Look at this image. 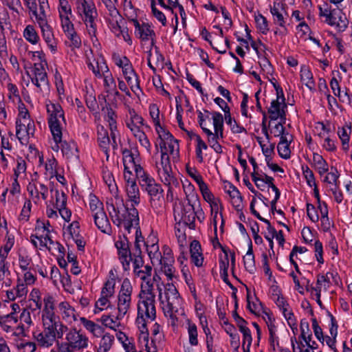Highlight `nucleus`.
Returning a JSON list of instances; mask_svg holds the SVG:
<instances>
[{"label":"nucleus","mask_w":352,"mask_h":352,"mask_svg":"<svg viewBox=\"0 0 352 352\" xmlns=\"http://www.w3.org/2000/svg\"><path fill=\"white\" fill-rule=\"evenodd\" d=\"M93 217L96 226L102 232L105 234L111 232V227L104 210Z\"/></svg>","instance_id":"obj_23"},{"label":"nucleus","mask_w":352,"mask_h":352,"mask_svg":"<svg viewBox=\"0 0 352 352\" xmlns=\"http://www.w3.org/2000/svg\"><path fill=\"white\" fill-rule=\"evenodd\" d=\"M157 289L159 291V299L161 304L163 305L162 309L166 317H169L171 320V324L175 326L177 322L176 313H178L182 309L183 300L179 294L164 298L162 294V289L157 285Z\"/></svg>","instance_id":"obj_9"},{"label":"nucleus","mask_w":352,"mask_h":352,"mask_svg":"<svg viewBox=\"0 0 352 352\" xmlns=\"http://www.w3.org/2000/svg\"><path fill=\"white\" fill-rule=\"evenodd\" d=\"M224 118L226 124L230 126L231 131L234 133H241L245 131L243 126H239L234 120H232L230 111L224 115Z\"/></svg>","instance_id":"obj_48"},{"label":"nucleus","mask_w":352,"mask_h":352,"mask_svg":"<svg viewBox=\"0 0 352 352\" xmlns=\"http://www.w3.org/2000/svg\"><path fill=\"white\" fill-rule=\"evenodd\" d=\"M187 331L188 334L189 343L191 346H197L198 341V332L197 327L195 323L190 320L187 322Z\"/></svg>","instance_id":"obj_37"},{"label":"nucleus","mask_w":352,"mask_h":352,"mask_svg":"<svg viewBox=\"0 0 352 352\" xmlns=\"http://www.w3.org/2000/svg\"><path fill=\"white\" fill-rule=\"evenodd\" d=\"M98 142L100 147L104 151V153L107 155V157H109L108 151L109 146L110 144V139L108 136V133L106 131L102 130V131L98 132Z\"/></svg>","instance_id":"obj_39"},{"label":"nucleus","mask_w":352,"mask_h":352,"mask_svg":"<svg viewBox=\"0 0 352 352\" xmlns=\"http://www.w3.org/2000/svg\"><path fill=\"white\" fill-rule=\"evenodd\" d=\"M199 188L202 195L204 199L206 201H207V202L211 201V200L213 199V197H214V196L210 192V190L208 188V185L206 183H204V184L201 183V185L199 187Z\"/></svg>","instance_id":"obj_63"},{"label":"nucleus","mask_w":352,"mask_h":352,"mask_svg":"<svg viewBox=\"0 0 352 352\" xmlns=\"http://www.w3.org/2000/svg\"><path fill=\"white\" fill-rule=\"evenodd\" d=\"M285 3L279 1H274L273 6L270 8V12L273 16L274 23L283 28L285 32H287V28H285L286 21L283 16V12L287 15L285 10Z\"/></svg>","instance_id":"obj_15"},{"label":"nucleus","mask_w":352,"mask_h":352,"mask_svg":"<svg viewBox=\"0 0 352 352\" xmlns=\"http://www.w3.org/2000/svg\"><path fill=\"white\" fill-rule=\"evenodd\" d=\"M330 86H331V88L334 95L338 96L343 102H346L348 103L351 102V98H350L347 91H346L343 96L341 95L340 87L338 81L337 80V79L335 77L331 78V80L330 81Z\"/></svg>","instance_id":"obj_38"},{"label":"nucleus","mask_w":352,"mask_h":352,"mask_svg":"<svg viewBox=\"0 0 352 352\" xmlns=\"http://www.w3.org/2000/svg\"><path fill=\"white\" fill-rule=\"evenodd\" d=\"M38 25L41 29L43 38L47 46L50 48L52 52H55L57 45L51 27L47 23H39Z\"/></svg>","instance_id":"obj_20"},{"label":"nucleus","mask_w":352,"mask_h":352,"mask_svg":"<svg viewBox=\"0 0 352 352\" xmlns=\"http://www.w3.org/2000/svg\"><path fill=\"white\" fill-rule=\"evenodd\" d=\"M45 65H46V63H34L32 70V74L30 75L28 72V75L30 76L32 82L36 87L38 91L47 93L50 91V82L45 69Z\"/></svg>","instance_id":"obj_12"},{"label":"nucleus","mask_w":352,"mask_h":352,"mask_svg":"<svg viewBox=\"0 0 352 352\" xmlns=\"http://www.w3.org/2000/svg\"><path fill=\"white\" fill-rule=\"evenodd\" d=\"M46 109L48 113V124L50 131L53 136L54 145L52 146V148L54 151L62 150V129L63 123L65 124L64 117V111L59 104L49 102L46 104Z\"/></svg>","instance_id":"obj_4"},{"label":"nucleus","mask_w":352,"mask_h":352,"mask_svg":"<svg viewBox=\"0 0 352 352\" xmlns=\"http://www.w3.org/2000/svg\"><path fill=\"white\" fill-rule=\"evenodd\" d=\"M102 78H103L104 90L107 94L116 87V82L109 70L107 73L104 74Z\"/></svg>","instance_id":"obj_42"},{"label":"nucleus","mask_w":352,"mask_h":352,"mask_svg":"<svg viewBox=\"0 0 352 352\" xmlns=\"http://www.w3.org/2000/svg\"><path fill=\"white\" fill-rule=\"evenodd\" d=\"M133 289V288L130 280L127 278H124L118 294L117 320H122L129 311L132 302L131 296Z\"/></svg>","instance_id":"obj_8"},{"label":"nucleus","mask_w":352,"mask_h":352,"mask_svg":"<svg viewBox=\"0 0 352 352\" xmlns=\"http://www.w3.org/2000/svg\"><path fill=\"white\" fill-rule=\"evenodd\" d=\"M5 4L12 12L20 14V10H23L21 0H4Z\"/></svg>","instance_id":"obj_56"},{"label":"nucleus","mask_w":352,"mask_h":352,"mask_svg":"<svg viewBox=\"0 0 352 352\" xmlns=\"http://www.w3.org/2000/svg\"><path fill=\"white\" fill-rule=\"evenodd\" d=\"M161 174L162 182L165 185L170 186L172 184H178L177 179L172 175L171 170L166 172L165 170H162Z\"/></svg>","instance_id":"obj_59"},{"label":"nucleus","mask_w":352,"mask_h":352,"mask_svg":"<svg viewBox=\"0 0 352 352\" xmlns=\"http://www.w3.org/2000/svg\"><path fill=\"white\" fill-rule=\"evenodd\" d=\"M155 130L158 134L159 139L164 140H166L167 141L171 140V139H174L173 135L162 126H161L160 122H156Z\"/></svg>","instance_id":"obj_52"},{"label":"nucleus","mask_w":352,"mask_h":352,"mask_svg":"<svg viewBox=\"0 0 352 352\" xmlns=\"http://www.w3.org/2000/svg\"><path fill=\"white\" fill-rule=\"evenodd\" d=\"M9 267V263L4 260L3 256L0 257V282H2V286L10 287L12 284Z\"/></svg>","instance_id":"obj_26"},{"label":"nucleus","mask_w":352,"mask_h":352,"mask_svg":"<svg viewBox=\"0 0 352 352\" xmlns=\"http://www.w3.org/2000/svg\"><path fill=\"white\" fill-rule=\"evenodd\" d=\"M87 65L89 69L92 71L94 75L99 78H101L104 74L109 72V67L102 58L97 60L96 65L87 61Z\"/></svg>","instance_id":"obj_27"},{"label":"nucleus","mask_w":352,"mask_h":352,"mask_svg":"<svg viewBox=\"0 0 352 352\" xmlns=\"http://www.w3.org/2000/svg\"><path fill=\"white\" fill-rule=\"evenodd\" d=\"M302 173L310 187L316 185L314 173L308 166L302 167Z\"/></svg>","instance_id":"obj_61"},{"label":"nucleus","mask_w":352,"mask_h":352,"mask_svg":"<svg viewBox=\"0 0 352 352\" xmlns=\"http://www.w3.org/2000/svg\"><path fill=\"white\" fill-rule=\"evenodd\" d=\"M63 32L70 41L69 46L72 48H79L81 46V39L74 30L73 23L62 25Z\"/></svg>","instance_id":"obj_19"},{"label":"nucleus","mask_w":352,"mask_h":352,"mask_svg":"<svg viewBox=\"0 0 352 352\" xmlns=\"http://www.w3.org/2000/svg\"><path fill=\"white\" fill-rule=\"evenodd\" d=\"M320 16H324L325 23L331 26H335L338 31L344 32L348 26V20L341 10L331 9L329 4L324 2L318 6Z\"/></svg>","instance_id":"obj_7"},{"label":"nucleus","mask_w":352,"mask_h":352,"mask_svg":"<svg viewBox=\"0 0 352 352\" xmlns=\"http://www.w3.org/2000/svg\"><path fill=\"white\" fill-rule=\"evenodd\" d=\"M32 204L30 201L28 200L25 202L24 206L21 210V214L19 217V219L21 221L26 222L29 219L30 211H31Z\"/></svg>","instance_id":"obj_55"},{"label":"nucleus","mask_w":352,"mask_h":352,"mask_svg":"<svg viewBox=\"0 0 352 352\" xmlns=\"http://www.w3.org/2000/svg\"><path fill=\"white\" fill-rule=\"evenodd\" d=\"M188 197L189 195H186L188 204L183 208L180 210H174V217L175 220L179 217V221H182L184 225L188 226L190 229H195L197 213L195 206Z\"/></svg>","instance_id":"obj_13"},{"label":"nucleus","mask_w":352,"mask_h":352,"mask_svg":"<svg viewBox=\"0 0 352 352\" xmlns=\"http://www.w3.org/2000/svg\"><path fill=\"white\" fill-rule=\"evenodd\" d=\"M76 10L86 25L89 34L95 36L98 13L93 0H76Z\"/></svg>","instance_id":"obj_6"},{"label":"nucleus","mask_w":352,"mask_h":352,"mask_svg":"<svg viewBox=\"0 0 352 352\" xmlns=\"http://www.w3.org/2000/svg\"><path fill=\"white\" fill-rule=\"evenodd\" d=\"M166 260H168V257H162L160 260L162 270L169 280H172L174 277H175V267L170 263H167Z\"/></svg>","instance_id":"obj_45"},{"label":"nucleus","mask_w":352,"mask_h":352,"mask_svg":"<svg viewBox=\"0 0 352 352\" xmlns=\"http://www.w3.org/2000/svg\"><path fill=\"white\" fill-rule=\"evenodd\" d=\"M278 155L283 159H289L290 157L289 144L278 143L277 146Z\"/></svg>","instance_id":"obj_58"},{"label":"nucleus","mask_w":352,"mask_h":352,"mask_svg":"<svg viewBox=\"0 0 352 352\" xmlns=\"http://www.w3.org/2000/svg\"><path fill=\"white\" fill-rule=\"evenodd\" d=\"M58 307L63 320L70 322L77 320L76 311L68 302L63 301L60 302Z\"/></svg>","instance_id":"obj_22"},{"label":"nucleus","mask_w":352,"mask_h":352,"mask_svg":"<svg viewBox=\"0 0 352 352\" xmlns=\"http://www.w3.org/2000/svg\"><path fill=\"white\" fill-rule=\"evenodd\" d=\"M65 331H63V336L65 335V340L68 341L70 346L75 351H83L89 346L88 337L80 330L75 327L68 328L64 324Z\"/></svg>","instance_id":"obj_11"},{"label":"nucleus","mask_w":352,"mask_h":352,"mask_svg":"<svg viewBox=\"0 0 352 352\" xmlns=\"http://www.w3.org/2000/svg\"><path fill=\"white\" fill-rule=\"evenodd\" d=\"M114 342V336L103 331L100 339L96 345L97 352H108L112 347Z\"/></svg>","instance_id":"obj_24"},{"label":"nucleus","mask_w":352,"mask_h":352,"mask_svg":"<svg viewBox=\"0 0 352 352\" xmlns=\"http://www.w3.org/2000/svg\"><path fill=\"white\" fill-rule=\"evenodd\" d=\"M243 263L245 270L250 274H253L256 270L254 256L253 254L252 242H250L249 248L246 255L243 257Z\"/></svg>","instance_id":"obj_31"},{"label":"nucleus","mask_w":352,"mask_h":352,"mask_svg":"<svg viewBox=\"0 0 352 352\" xmlns=\"http://www.w3.org/2000/svg\"><path fill=\"white\" fill-rule=\"evenodd\" d=\"M313 162L320 175H322L328 171V164L322 155L314 153L313 154Z\"/></svg>","instance_id":"obj_32"},{"label":"nucleus","mask_w":352,"mask_h":352,"mask_svg":"<svg viewBox=\"0 0 352 352\" xmlns=\"http://www.w3.org/2000/svg\"><path fill=\"white\" fill-rule=\"evenodd\" d=\"M62 153L67 160L77 161L79 158L78 149L76 142L74 141L62 143Z\"/></svg>","instance_id":"obj_18"},{"label":"nucleus","mask_w":352,"mask_h":352,"mask_svg":"<svg viewBox=\"0 0 352 352\" xmlns=\"http://www.w3.org/2000/svg\"><path fill=\"white\" fill-rule=\"evenodd\" d=\"M151 10L155 17L162 23V25H166V17L163 12L156 8L154 0L151 1Z\"/></svg>","instance_id":"obj_57"},{"label":"nucleus","mask_w":352,"mask_h":352,"mask_svg":"<svg viewBox=\"0 0 352 352\" xmlns=\"http://www.w3.org/2000/svg\"><path fill=\"white\" fill-rule=\"evenodd\" d=\"M301 80L305 85L309 89H311L314 87V81L311 72L307 68H302L300 71Z\"/></svg>","instance_id":"obj_47"},{"label":"nucleus","mask_w":352,"mask_h":352,"mask_svg":"<svg viewBox=\"0 0 352 352\" xmlns=\"http://www.w3.org/2000/svg\"><path fill=\"white\" fill-rule=\"evenodd\" d=\"M115 206L113 203L107 202V208L109 214L114 218L113 221L118 226H123L129 233L131 228H137L139 225L138 211L134 205L129 207L127 204H124L122 200L119 201Z\"/></svg>","instance_id":"obj_3"},{"label":"nucleus","mask_w":352,"mask_h":352,"mask_svg":"<svg viewBox=\"0 0 352 352\" xmlns=\"http://www.w3.org/2000/svg\"><path fill=\"white\" fill-rule=\"evenodd\" d=\"M57 161L56 160L52 157L47 160L45 164V170L49 173L50 175L52 177L55 174L57 173L56 166H57Z\"/></svg>","instance_id":"obj_60"},{"label":"nucleus","mask_w":352,"mask_h":352,"mask_svg":"<svg viewBox=\"0 0 352 352\" xmlns=\"http://www.w3.org/2000/svg\"><path fill=\"white\" fill-rule=\"evenodd\" d=\"M50 226V224L48 221L45 223L38 219L36 223L34 236L36 237L38 240L43 239L46 233L51 232Z\"/></svg>","instance_id":"obj_35"},{"label":"nucleus","mask_w":352,"mask_h":352,"mask_svg":"<svg viewBox=\"0 0 352 352\" xmlns=\"http://www.w3.org/2000/svg\"><path fill=\"white\" fill-rule=\"evenodd\" d=\"M107 113L106 116V120L109 123V126L111 131V136L113 138L115 131H117L116 126V118L117 116L115 111L111 108L107 107Z\"/></svg>","instance_id":"obj_41"},{"label":"nucleus","mask_w":352,"mask_h":352,"mask_svg":"<svg viewBox=\"0 0 352 352\" xmlns=\"http://www.w3.org/2000/svg\"><path fill=\"white\" fill-rule=\"evenodd\" d=\"M255 22L256 28L263 34H266L269 31L268 21L262 14H258L255 16Z\"/></svg>","instance_id":"obj_46"},{"label":"nucleus","mask_w":352,"mask_h":352,"mask_svg":"<svg viewBox=\"0 0 352 352\" xmlns=\"http://www.w3.org/2000/svg\"><path fill=\"white\" fill-rule=\"evenodd\" d=\"M59 16L61 21V26L65 23H72L70 21L69 16L72 15L71 6L58 8Z\"/></svg>","instance_id":"obj_44"},{"label":"nucleus","mask_w":352,"mask_h":352,"mask_svg":"<svg viewBox=\"0 0 352 352\" xmlns=\"http://www.w3.org/2000/svg\"><path fill=\"white\" fill-rule=\"evenodd\" d=\"M23 37L32 45H36L38 43L40 38L32 25H28L23 31Z\"/></svg>","instance_id":"obj_33"},{"label":"nucleus","mask_w":352,"mask_h":352,"mask_svg":"<svg viewBox=\"0 0 352 352\" xmlns=\"http://www.w3.org/2000/svg\"><path fill=\"white\" fill-rule=\"evenodd\" d=\"M19 321L17 316L14 313L0 316V327L7 333L13 332V325Z\"/></svg>","instance_id":"obj_25"},{"label":"nucleus","mask_w":352,"mask_h":352,"mask_svg":"<svg viewBox=\"0 0 352 352\" xmlns=\"http://www.w3.org/2000/svg\"><path fill=\"white\" fill-rule=\"evenodd\" d=\"M133 23L135 26V34L142 41L151 40L153 45L155 34L151 25L146 23L140 24L136 19H133Z\"/></svg>","instance_id":"obj_14"},{"label":"nucleus","mask_w":352,"mask_h":352,"mask_svg":"<svg viewBox=\"0 0 352 352\" xmlns=\"http://www.w3.org/2000/svg\"><path fill=\"white\" fill-rule=\"evenodd\" d=\"M37 346H38L36 341H22L17 344V349L21 350L22 352H35Z\"/></svg>","instance_id":"obj_50"},{"label":"nucleus","mask_w":352,"mask_h":352,"mask_svg":"<svg viewBox=\"0 0 352 352\" xmlns=\"http://www.w3.org/2000/svg\"><path fill=\"white\" fill-rule=\"evenodd\" d=\"M120 94L117 90V86L104 96L103 99L107 105L116 104L118 98H120Z\"/></svg>","instance_id":"obj_49"},{"label":"nucleus","mask_w":352,"mask_h":352,"mask_svg":"<svg viewBox=\"0 0 352 352\" xmlns=\"http://www.w3.org/2000/svg\"><path fill=\"white\" fill-rule=\"evenodd\" d=\"M136 178L142 190L149 196L152 205L156 201L163 199L164 190L161 185L157 183L155 179L142 166H138L136 168Z\"/></svg>","instance_id":"obj_5"},{"label":"nucleus","mask_w":352,"mask_h":352,"mask_svg":"<svg viewBox=\"0 0 352 352\" xmlns=\"http://www.w3.org/2000/svg\"><path fill=\"white\" fill-rule=\"evenodd\" d=\"M351 132L350 126H344L338 129V135L342 141V148L344 151H348L349 148V133Z\"/></svg>","instance_id":"obj_40"},{"label":"nucleus","mask_w":352,"mask_h":352,"mask_svg":"<svg viewBox=\"0 0 352 352\" xmlns=\"http://www.w3.org/2000/svg\"><path fill=\"white\" fill-rule=\"evenodd\" d=\"M230 197L233 207H234L238 211L241 210L243 209V199L240 192L238 190L233 191L232 194L230 195Z\"/></svg>","instance_id":"obj_51"},{"label":"nucleus","mask_w":352,"mask_h":352,"mask_svg":"<svg viewBox=\"0 0 352 352\" xmlns=\"http://www.w3.org/2000/svg\"><path fill=\"white\" fill-rule=\"evenodd\" d=\"M54 196L56 199L55 208L56 210L66 206L67 196L63 192H60L58 190H56Z\"/></svg>","instance_id":"obj_54"},{"label":"nucleus","mask_w":352,"mask_h":352,"mask_svg":"<svg viewBox=\"0 0 352 352\" xmlns=\"http://www.w3.org/2000/svg\"><path fill=\"white\" fill-rule=\"evenodd\" d=\"M151 272H152V267H151V266L148 265H145L144 267L143 270H142L140 268V269H139L138 270H135L134 274L137 276L140 277L144 282V283H142L141 285V287L142 285L145 286L146 285V283L147 281H149L150 283H152L151 281V278H150V277L151 276Z\"/></svg>","instance_id":"obj_43"},{"label":"nucleus","mask_w":352,"mask_h":352,"mask_svg":"<svg viewBox=\"0 0 352 352\" xmlns=\"http://www.w3.org/2000/svg\"><path fill=\"white\" fill-rule=\"evenodd\" d=\"M50 315L47 314L41 319L43 330L32 333L34 340L41 348L49 349L56 340H62L63 331L66 329L58 315Z\"/></svg>","instance_id":"obj_2"},{"label":"nucleus","mask_w":352,"mask_h":352,"mask_svg":"<svg viewBox=\"0 0 352 352\" xmlns=\"http://www.w3.org/2000/svg\"><path fill=\"white\" fill-rule=\"evenodd\" d=\"M30 299L35 304L36 309L40 310L41 319L47 314H50V316L57 315L55 312V299L51 294H47L42 298L39 289H33Z\"/></svg>","instance_id":"obj_10"},{"label":"nucleus","mask_w":352,"mask_h":352,"mask_svg":"<svg viewBox=\"0 0 352 352\" xmlns=\"http://www.w3.org/2000/svg\"><path fill=\"white\" fill-rule=\"evenodd\" d=\"M118 320L116 318L114 320L107 315H103L100 318L103 325L112 329H116V327L118 326Z\"/></svg>","instance_id":"obj_62"},{"label":"nucleus","mask_w":352,"mask_h":352,"mask_svg":"<svg viewBox=\"0 0 352 352\" xmlns=\"http://www.w3.org/2000/svg\"><path fill=\"white\" fill-rule=\"evenodd\" d=\"M287 107L283 106V102L278 101V100H273L271 105L268 109V113L270 120H276L278 118L281 120L283 123H285L286 120V115L285 109Z\"/></svg>","instance_id":"obj_16"},{"label":"nucleus","mask_w":352,"mask_h":352,"mask_svg":"<svg viewBox=\"0 0 352 352\" xmlns=\"http://www.w3.org/2000/svg\"><path fill=\"white\" fill-rule=\"evenodd\" d=\"M119 255V260L122 265L124 271H128L130 269V263L131 260V252L130 248H122L118 250Z\"/></svg>","instance_id":"obj_36"},{"label":"nucleus","mask_w":352,"mask_h":352,"mask_svg":"<svg viewBox=\"0 0 352 352\" xmlns=\"http://www.w3.org/2000/svg\"><path fill=\"white\" fill-rule=\"evenodd\" d=\"M89 206L92 215L97 214L104 211L103 203L94 194L89 195Z\"/></svg>","instance_id":"obj_34"},{"label":"nucleus","mask_w":352,"mask_h":352,"mask_svg":"<svg viewBox=\"0 0 352 352\" xmlns=\"http://www.w3.org/2000/svg\"><path fill=\"white\" fill-rule=\"evenodd\" d=\"M19 320L20 322L23 323V324H25L28 327H31L33 325V321L31 318L30 312L23 309L22 312L20 314L19 316Z\"/></svg>","instance_id":"obj_64"},{"label":"nucleus","mask_w":352,"mask_h":352,"mask_svg":"<svg viewBox=\"0 0 352 352\" xmlns=\"http://www.w3.org/2000/svg\"><path fill=\"white\" fill-rule=\"evenodd\" d=\"M80 321L83 327L94 337L100 338L102 335L104 329L100 325L85 317L80 318Z\"/></svg>","instance_id":"obj_28"},{"label":"nucleus","mask_w":352,"mask_h":352,"mask_svg":"<svg viewBox=\"0 0 352 352\" xmlns=\"http://www.w3.org/2000/svg\"><path fill=\"white\" fill-rule=\"evenodd\" d=\"M110 305L111 302L109 300V298L100 295V298L96 302V309L94 311L95 314L98 313V311H96L97 309H98L99 311H102L108 308Z\"/></svg>","instance_id":"obj_53"},{"label":"nucleus","mask_w":352,"mask_h":352,"mask_svg":"<svg viewBox=\"0 0 352 352\" xmlns=\"http://www.w3.org/2000/svg\"><path fill=\"white\" fill-rule=\"evenodd\" d=\"M116 275L112 270L109 272V278L104 283L102 288L101 294L105 297L111 298L114 295L116 286Z\"/></svg>","instance_id":"obj_29"},{"label":"nucleus","mask_w":352,"mask_h":352,"mask_svg":"<svg viewBox=\"0 0 352 352\" xmlns=\"http://www.w3.org/2000/svg\"><path fill=\"white\" fill-rule=\"evenodd\" d=\"M122 74L130 86L132 91L135 92V89L140 90V80L138 74L135 73L131 63L126 65L122 69Z\"/></svg>","instance_id":"obj_17"},{"label":"nucleus","mask_w":352,"mask_h":352,"mask_svg":"<svg viewBox=\"0 0 352 352\" xmlns=\"http://www.w3.org/2000/svg\"><path fill=\"white\" fill-rule=\"evenodd\" d=\"M26 124L20 118L16 120V136L21 144L26 145L28 143V135L26 133Z\"/></svg>","instance_id":"obj_30"},{"label":"nucleus","mask_w":352,"mask_h":352,"mask_svg":"<svg viewBox=\"0 0 352 352\" xmlns=\"http://www.w3.org/2000/svg\"><path fill=\"white\" fill-rule=\"evenodd\" d=\"M138 316L136 324L142 333L147 332V323L156 318L155 295L153 293V284L147 281L142 286L139 294Z\"/></svg>","instance_id":"obj_1"},{"label":"nucleus","mask_w":352,"mask_h":352,"mask_svg":"<svg viewBox=\"0 0 352 352\" xmlns=\"http://www.w3.org/2000/svg\"><path fill=\"white\" fill-rule=\"evenodd\" d=\"M125 190L127 201L131 202V205H138L140 202V192L136 182L126 184Z\"/></svg>","instance_id":"obj_21"}]
</instances>
